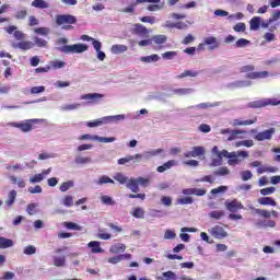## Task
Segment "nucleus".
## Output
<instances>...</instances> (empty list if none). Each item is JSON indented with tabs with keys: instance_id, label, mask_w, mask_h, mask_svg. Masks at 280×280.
<instances>
[{
	"instance_id": "obj_27",
	"label": "nucleus",
	"mask_w": 280,
	"mask_h": 280,
	"mask_svg": "<svg viewBox=\"0 0 280 280\" xmlns=\"http://www.w3.org/2000/svg\"><path fill=\"white\" fill-rule=\"evenodd\" d=\"M215 106H218V103H200L192 106L191 108H197L198 110H207V108H215Z\"/></svg>"
},
{
	"instance_id": "obj_52",
	"label": "nucleus",
	"mask_w": 280,
	"mask_h": 280,
	"mask_svg": "<svg viewBox=\"0 0 280 280\" xmlns=\"http://www.w3.org/2000/svg\"><path fill=\"white\" fill-rule=\"evenodd\" d=\"M67 63L60 60H54L50 62L51 69H62Z\"/></svg>"
},
{
	"instance_id": "obj_6",
	"label": "nucleus",
	"mask_w": 280,
	"mask_h": 280,
	"mask_svg": "<svg viewBox=\"0 0 280 280\" xmlns=\"http://www.w3.org/2000/svg\"><path fill=\"white\" fill-rule=\"evenodd\" d=\"M249 165L250 167H258L257 174H277V172H279V168L276 166H261L260 161H254Z\"/></svg>"
},
{
	"instance_id": "obj_36",
	"label": "nucleus",
	"mask_w": 280,
	"mask_h": 280,
	"mask_svg": "<svg viewBox=\"0 0 280 280\" xmlns=\"http://www.w3.org/2000/svg\"><path fill=\"white\" fill-rule=\"evenodd\" d=\"M250 209H252V211H255V213H257V215H260V218H267V219L271 218V213L268 210H261V209H257L254 207H252Z\"/></svg>"
},
{
	"instance_id": "obj_5",
	"label": "nucleus",
	"mask_w": 280,
	"mask_h": 280,
	"mask_svg": "<svg viewBox=\"0 0 280 280\" xmlns=\"http://www.w3.org/2000/svg\"><path fill=\"white\" fill-rule=\"evenodd\" d=\"M57 25H75L78 23V18L71 14H58L56 15Z\"/></svg>"
},
{
	"instance_id": "obj_37",
	"label": "nucleus",
	"mask_w": 280,
	"mask_h": 280,
	"mask_svg": "<svg viewBox=\"0 0 280 280\" xmlns=\"http://www.w3.org/2000/svg\"><path fill=\"white\" fill-rule=\"evenodd\" d=\"M153 43H155V45H163L165 43H167V36L165 35H154L152 37Z\"/></svg>"
},
{
	"instance_id": "obj_63",
	"label": "nucleus",
	"mask_w": 280,
	"mask_h": 280,
	"mask_svg": "<svg viewBox=\"0 0 280 280\" xmlns=\"http://www.w3.org/2000/svg\"><path fill=\"white\" fill-rule=\"evenodd\" d=\"M176 237V232L174 230H166L164 233V240H174Z\"/></svg>"
},
{
	"instance_id": "obj_25",
	"label": "nucleus",
	"mask_w": 280,
	"mask_h": 280,
	"mask_svg": "<svg viewBox=\"0 0 280 280\" xmlns=\"http://www.w3.org/2000/svg\"><path fill=\"white\" fill-rule=\"evenodd\" d=\"M112 54H124V51H128V46L121 44H115L110 48Z\"/></svg>"
},
{
	"instance_id": "obj_35",
	"label": "nucleus",
	"mask_w": 280,
	"mask_h": 280,
	"mask_svg": "<svg viewBox=\"0 0 280 280\" xmlns=\"http://www.w3.org/2000/svg\"><path fill=\"white\" fill-rule=\"evenodd\" d=\"M158 280H176L174 271H165L162 276L158 277Z\"/></svg>"
},
{
	"instance_id": "obj_64",
	"label": "nucleus",
	"mask_w": 280,
	"mask_h": 280,
	"mask_svg": "<svg viewBox=\"0 0 280 280\" xmlns=\"http://www.w3.org/2000/svg\"><path fill=\"white\" fill-rule=\"evenodd\" d=\"M35 34H39L40 36H47L49 34L48 27H37L35 28Z\"/></svg>"
},
{
	"instance_id": "obj_3",
	"label": "nucleus",
	"mask_w": 280,
	"mask_h": 280,
	"mask_svg": "<svg viewBox=\"0 0 280 280\" xmlns=\"http://www.w3.org/2000/svg\"><path fill=\"white\" fill-rule=\"evenodd\" d=\"M89 50V46L85 44L65 45L59 48L62 54H84Z\"/></svg>"
},
{
	"instance_id": "obj_22",
	"label": "nucleus",
	"mask_w": 280,
	"mask_h": 280,
	"mask_svg": "<svg viewBox=\"0 0 280 280\" xmlns=\"http://www.w3.org/2000/svg\"><path fill=\"white\" fill-rule=\"evenodd\" d=\"M133 34H137V36H148V28L141 24H135Z\"/></svg>"
},
{
	"instance_id": "obj_30",
	"label": "nucleus",
	"mask_w": 280,
	"mask_h": 280,
	"mask_svg": "<svg viewBox=\"0 0 280 280\" xmlns=\"http://www.w3.org/2000/svg\"><path fill=\"white\" fill-rule=\"evenodd\" d=\"M33 8H38L39 10H47L49 8V3H47L45 0H34L32 2Z\"/></svg>"
},
{
	"instance_id": "obj_56",
	"label": "nucleus",
	"mask_w": 280,
	"mask_h": 280,
	"mask_svg": "<svg viewBox=\"0 0 280 280\" xmlns=\"http://www.w3.org/2000/svg\"><path fill=\"white\" fill-rule=\"evenodd\" d=\"M43 180H45V176H43L42 173L36 174V175H34L33 177L30 178V183H32V184H34V183H40V182H43Z\"/></svg>"
},
{
	"instance_id": "obj_10",
	"label": "nucleus",
	"mask_w": 280,
	"mask_h": 280,
	"mask_svg": "<svg viewBox=\"0 0 280 280\" xmlns=\"http://www.w3.org/2000/svg\"><path fill=\"white\" fill-rule=\"evenodd\" d=\"M244 130L240 129H221V135H230L226 139V141H235V139H240L238 135H244Z\"/></svg>"
},
{
	"instance_id": "obj_47",
	"label": "nucleus",
	"mask_w": 280,
	"mask_h": 280,
	"mask_svg": "<svg viewBox=\"0 0 280 280\" xmlns=\"http://www.w3.org/2000/svg\"><path fill=\"white\" fill-rule=\"evenodd\" d=\"M63 207H73V196L67 195L62 199Z\"/></svg>"
},
{
	"instance_id": "obj_13",
	"label": "nucleus",
	"mask_w": 280,
	"mask_h": 280,
	"mask_svg": "<svg viewBox=\"0 0 280 280\" xmlns=\"http://www.w3.org/2000/svg\"><path fill=\"white\" fill-rule=\"evenodd\" d=\"M104 97V94L100 93H89V94H83L81 95V100H88L89 104H97L100 100Z\"/></svg>"
},
{
	"instance_id": "obj_57",
	"label": "nucleus",
	"mask_w": 280,
	"mask_h": 280,
	"mask_svg": "<svg viewBox=\"0 0 280 280\" xmlns=\"http://www.w3.org/2000/svg\"><path fill=\"white\" fill-rule=\"evenodd\" d=\"M280 19V10H275L269 18V23H275Z\"/></svg>"
},
{
	"instance_id": "obj_20",
	"label": "nucleus",
	"mask_w": 280,
	"mask_h": 280,
	"mask_svg": "<svg viewBox=\"0 0 280 280\" xmlns=\"http://www.w3.org/2000/svg\"><path fill=\"white\" fill-rule=\"evenodd\" d=\"M226 215V212L224 210H213L208 213V217L211 218V220H222Z\"/></svg>"
},
{
	"instance_id": "obj_50",
	"label": "nucleus",
	"mask_w": 280,
	"mask_h": 280,
	"mask_svg": "<svg viewBox=\"0 0 280 280\" xmlns=\"http://www.w3.org/2000/svg\"><path fill=\"white\" fill-rule=\"evenodd\" d=\"M225 191H229V187L228 186H219L218 188H213L210 194H212V196H215L218 194H224Z\"/></svg>"
},
{
	"instance_id": "obj_44",
	"label": "nucleus",
	"mask_w": 280,
	"mask_h": 280,
	"mask_svg": "<svg viewBox=\"0 0 280 280\" xmlns=\"http://www.w3.org/2000/svg\"><path fill=\"white\" fill-rule=\"evenodd\" d=\"M63 226H66V229H69L70 231H82V226L78 225L74 222H65Z\"/></svg>"
},
{
	"instance_id": "obj_1",
	"label": "nucleus",
	"mask_w": 280,
	"mask_h": 280,
	"mask_svg": "<svg viewBox=\"0 0 280 280\" xmlns=\"http://www.w3.org/2000/svg\"><path fill=\"white\" fill-rule=\"evenodd\" d=\"M121 119H126V116L124 115H116V116H106L103 118H98L93 121H88L86 126L88 128H97L98 126H104V124H110V121H121Z\"/></svg>"
},
{
	"instance_id": "obj_4",
	"label": "nucleus",
	"mask_w": 280,
	"mask_h": 280,
	"mask_svg": "<svg viewBox=\"0 0 280 280\" xmlns=\"http://www.w3.org/2000/svg\"><path fill=\"white\" fill-rule=\"evenodd\" d=\"M280 102L275 98H264L248 103V108H265V106H279Z\"/></svg>"
},
{
	"instance_id": "obj_12",
	"label": "nucleus",
	"mask_w": 280,
	"mask_h": 280,
	"mask_svg": "<svg viewBox=\"0 0 280 280\" xmlns=\"http://www.w3.org/2000/svg\"><path fill=\"white\" fill-rule=\"evenodd\" d=\"M143 155L141 153H138L136 155H127L118 160V165H126V163H130V161H133V163H141Z\"/></svg>"
},
{
	"instance_id": "obj_28",
	"label": "nucleus",
	"mask_w": 280,
	"mask_h": 280,
	"mask_svg": "<svg viewBox=\"0 0 280 280\" xmlns=\"http://www.w3.org/2000/svg\"><path fill=\"white\" fill-rule=\"evenodd\" d=\"M12 246H14V241L3 236L0 237V248H12Z\"/></svg>"
},
{
	"instance_id": "obj_54",
	"label": "nucleus",
	"mask_w": 280,
	"mask_h": 280,
	"mask_svg": "<svg viewBox=\"0 0 280 280\" xmlns=\"http://www.w3.org/2000/svg\"><path fill=\"white\" fill-rule=\"evenodd\" d=\"M275 191H277V188H275L272 186L260 189L261 196H270L271 194H275Z\"/></svg>"
},
{
	"instance_id": "obj_55",
	"label": "nucleus",
	"mask_w": 280,
	"mask_h": 280,
	"mask_svg": "<svg viewBox=\"0 0 280 280\" xmlns=\"http://www.w3.org/2000/svg\"><path fill=\"white\" fill-rule=\"evenodd\" d=\"M192 203H194V199L191 197H184V198L177 199V205H192Z\"/></svg>"
},
{
	"instance_id": "obj_62",
	"label": "nucleus",
	"mask_w": 280,
	"mask_h": 280,
	"mask_svg": "<svg viewBox=\"0 0 280 280\" xmlns=\"http://www.w3.org/2000/svg\"><path fill=\"white\" fill-rule=\"evenodd\" d=\"M234 32H246V24L244 22H240L234 25Z\"/></svg>"
},
{
	"instance_id": "obj_16",
	"label": "nucleus",
	"mask_w": 280,
	"mask_h": 280,
	"mask_svg": "<svg viewBox=\"0 0 280 280\" xmlns=\"http://www.w3.org/2000/svg\"><path fill=\"white\" fill-rule=\"evenodd\" d=\"M33 122L34 120H27L26 122H14L13 126L14 128L22 130V132H30V130H32Z\"/></svg>"
},
{
	"instance_id": "obj_46",
	"label": "nucleus",
	"mask_w": 280,
	"mask_h": 280,
	"mask_svg": "<svg viewBox=\"0 0 280 280\" xmlns=\"http://www.w3.org/2000/svg\"><path fill=\"white\" fill-rule=\"evenodd\" d=\"M18 47L19 49H23L24 51H26L27 49H32V47H34V44H32V42H20L18 43Z\"/></svg>"
},
{
	"instance_id": "obj_23",
	"label": "nucleus",
	"mask_w": 280,
	"mask_h": 280,
	"mask_svg": "<svg viewBox=\"0 0 280 280\" xmlns=\"http://www.w3.org/2000/svg\"><path fill=\"white\" fill-rule=\"evenodd\" d=\"M89 248H91V253L97 254V253H104V249H102V246L100 245V242L92 241L88 244Z\"/></svg>"
},
{
	"instance_id": "obj_40",
	"label": "nucleus",
	"mask_w": 280,
	"mask_h": 280,
	"mask_svg": "<svg viewBox=\"0 0 280 280\" xmlns=\"http://www.w3.org/2000/svg\"><path fill=\"white\" fill-rule=\"evenodd\" d=\"M191 152L192 159H196V156H202L205 155V147H194Z\"/></svg>"
},
{
	"instance_id": "obj_39",
	"label": "nucleus",
	"mask_w": 280,
	"mask_h": 280,
	"mask_svg": "<svg viewBox=\"0 0 280 280\" xmlns=\"http://www.w3.org/2000/svg\"><path fill=\"white\" fill-rule=\"evenodd\" d=\"M248 45H250V40L246 39V38H240L234 47H236L237 49H242L244 47H248Z\"/></svg>"
},
{
	"instance_id": "obj_18",
	"label": "nucleus",
	"mask_w": 280,
	"mask_h": 280,
	"mask_svg": "<svg viewBox=\"0 0 280 280\" xmlns=\"http://www.w3.org/2000/svg\"><path fill=\"white\" fill-rule=\"evenodd\" d=\"M258 202L262 205V207H277V201L272 197H261L258 199Z\"/></svg>"
},
{
	"instance_id": "obj_7",
	"label": "nucleus",
	"mask_w": 280,
	"mask_h": 280,
	"mask_svg": "<svg viewBox=\"0 0 280 280\" xmlns=\"http://www.w3.org/2000/svg\"><path fill=\"white\" fill-rule=\"evenodd\" d=\"M275 132H277V130L275 129V127H271L265 131H260V132L256 133L254 139H255V141H270V139H272Z\"/></svg>"
},
{
	"instance_id": "obj_21",
	"label": "nucleus",
	"mask_w": 280,
	"mask_h": 280,
	"mask_svg": "<svg viewBox=\"0 0 280 280\" xmlns=\"http://www.w3.org/2000/svg\"><path fill=\"white\" fill-rule=\"evenodd\" d=\"M259 27H261V18L254 16L249 21V28L253 30L254 32H256L257 30H259Z\"/></svg>"
},
{
	"instance_id": "obj_32",
	"label": "nucleus",
	"mask_w": 280,
	"mask_h": 280,
	"mask_svg": "<svg viewBox=\"0 0 280 280\" xmlns=\"http://www.w3.org/2000/svg\"><path fill=\"white\" fill-rule=\"evenodd\" d=\"M16 202V190H11L8 194V200H5V205L12 207Z\"/></svg>"
},
{
	"instance_id": "obj_48",
	"label": "nucleus",
	"mask_w": 280,
	"mask_h": 280,
	"mask_svg": "<svg viewBox=\"0 0 280 280\" xmlns=\"http://www.w3.org/2000/svg\"><path fill=\"white\" fill-rule=\"evenodd\" d=\"M194 90L191 89H175L173 90L174 95H189L192 93Z\"/></svg>"
},
{
	"instance_id": "obj_42",
	"label": "nucleus",
	"mask_w": 280,
	"mask_h": 280,
	"mask_svg": "<svg viewBox=\"0 0 280 280\" xmlns=\"http://www.w3.org/2000/svg\"><path fill=\"white\" fill-rule=\"evenodd\" d=\"M114 180H117V183H120V185H126V183H128V177H126L122 173H116Z\"/></svg>"
},
{
	"instance_id": "obj_11",
	"label": "nucleus",
	"mask_w": 280,
	"mask_h": 280,
	"mask_svg": "<svg viewBox=\"0 0 280 280\" xmlns=\"http://www.w3.org/2000/svg\"><path fill=\"white\" fill-rule=\"evenodd\" d=\"M241 156L242 159H248V151H237L235 152V156H230L228 163L229 165H240L242 163V160L238 158Z\"/></svg>"
},
{
	"instance_id": "obj_26",
	"label": "nucleus",
	"mask_w": 280,
	"mask_h": 280,
	"mask_svg": "<svg viewBox=\"0 0 280 280\" xmlns=\"http://www.w3.org/2000/svg\"><path fill=\"white\" fill-rule=\"evenodd\" d=\"M131 215L138 220H143V218H145V210L141 207H137L132 210Z\"/></svg>"
},
{
	"instance_id": "obj_61",
	"label": "nucleus",
	"mask_w": 280,
	"mask_h": 280,
	"mask_svg": "<svg viewBox=\"0 0 280 280\" xmlns=\"http://www.w3.org/2000/svg\"><path fill=\"white\" fill-rule=\"evenodd\" d=\"M136 180L138 182V185H141V187H148L150 185V178L138 177Z\"/></svg>"
},
{
	"instance_id": "obj_14",
	"label": "nucleus",
	"mask_w": 280,
	"mask_h": 280,
	"mask_svg": "<svg viewBox=\"0 0 280 280\" xmlns=\"http://www.w3.org/2000/svg\"><path fill=\"white\" fill-rule=\"evenodd\" d=\"M203 45H208V49L213 51V49H218L220 47V42L218 37L209 36L203 39Z\"/></svg>"
},
{
	"instance_id": "obj_43",
	"label": "nucleus",
	"mask_w": 280,
	"mask_h": 280,
	"mask_svg": "<svg viewBox=\"0 0 280 280\" xmlns=\"http://www.w3.org/2000/svg\"><path fill=\"white\" fill-rule=\"evenodd\" d=\"M198 75V72L191 71V70H185L182 74H179L177 78L182 80L183 78H196Z\"/></svg>"
},
{
	"instance_id": "obj_60",
	"label": "nucleus",
	"mask_w": 280,
	"mask_h": 280,
	"mask_svg": "<svg viewBox=\"0 0 280 280\" xmlns=\"http://www.w3.org/2000/svg\"><path fill=\"white\" fill-rule=\"evenodd\" d=\"M101 201L103 202V205H108V206L115 205V201L113 200V198L106 195L101 197Z\"/></svg>"
},
{
	"instance_id": "obj_31",
	"label": "nucleus",
	"mask_w": 280,
	"mask_h": 280,
	"mask_svg": "<svg viewBox=\"0 0 280 280\" xmlns=\"http://www.w3.org/2000/svg\"><path fill=\"white\" fill-rule=\"evenodd\" d=\"M127 187L133 194H138V191H139V182H137V179H129L128 183H127Z\"/></svg>"
},
{
	"instance_id": "obj_58",
	"label": "nucleus",
	"mask_w": 280,
	"mask_h": 280,
	"mask_svg": "<svg viewBox=\"0 0 280 280\" xmlns=\"http://www.w3.org/2000/svg\"><path fill=\"white\" fill-rule=\"evenodd\" d=\"M241 177H242V180L246 182V180H250V178H253V172L250 171H243L241 172Z\"/></svg>"
},
{
	"instance_id": "obj_8",
	"label": "nucleus",
	"mask_w": 280,
	"mask_h": 280,
	"mask_svg": "<svg viewBox=\"0 0 280 280\" xmlns=\"http://www.w3.org/2000/svg\"><path fill=\"white\" fill-rule=\"evenodd\" d=\"M210 234L212 235V237H214V240H224L229 237V232H226V230H224V228L220 225H214L210 230Z\"/></svg>"
},
{
	"instance_id": "obj_38",
	"label": "nucleus",
	"mask_w": 280,
	"mask_h": 280,
	"mask_svg": "<svg viewBox=\"0 0 280 280\" xmlns=\"http://www.w3.org/2000/svg\"><path fill=\"white\" fill-rule=\"evenodd\" d=\"M116 138H106V137H100V136H93V141H100V143H113Z\"/></svg>"
},
{
	"instance_id": "obj_9",
	"label": "nucleus",
	"mask_w": 280,
	"mask_h": 280,
	"mask_svg": "<svg viewBox=\"0 0 280 280\" xmlns=\"http://www.w3.org/2000/svg\"><path fill=\"white\" fill-rule=\"evenodd\" d=\"M225 209H228L230 213H237V211H242V209H244V203L237 199L225 201Z\"/></svg>"
},
{
	"instance_id": "obj_45",
	"label": "nucleus",
	"mask_w": 280,
	"mask_h": 280,
	"mask_svg": "<svg viewBox=\"0 0 280 280\" xmlns=\"http://www.w3.org/2000/svg\"><path fill=\"white\" fill-rule=\"evenodd\" d=\"M229 174H231V171L226 166L220 167L214 172V176H229Z\"/></svg>"
},
{
	"instance_id": "obj_15",
	"label": "nucleus",
	"mask_w": 280,
	"mask_h": 280,
	"mask_svg": "<svg viewBox=\"0 0 280 280\" xmlns=\"http://www.w3.org/2000/svg\"><path fill=\"white\" fill-rule=\"evenodd\" d=\"M176 165H178V162H176V160H170L163 165L158 166L156 172L163 174V172H167V170H172V167H176Z\"/></svg>"
},
{
	"instance_id": "obj_19",
	"label": "nucleus",
	"mask_w": 280,
	"mask_h": 280,
	"mask_svg": "<svg viewBox=\"0 0 280 280\" xmlns=\"http://www.w3.org/2000/svg\"><path fill=\"white\" fill-rule=\"evenodd\" d=\"M126 250V245L121 243H116L109 247V253L117 255L118 253H124Z\"/></svg>"
},
{
	"instance_id": "obj_41",
	"label": "nucleus",
	"mask_w": 280,
	"mask_h": 280,
	"mask_svg": "<svg viewBox=\"0 0 280 280\" xmlns=\"http://www.w3.org/2000/svg\"><path fill=\"white\" fill-rule=\"evenodd\" d=\"M258 226H262L264 229H275L277 226V222L272 220L258 222Z\"/></svg>"
},
{
	"instance_id": "obj_53",
	"label": "nucleus",
	"mask_w": 280,
	"mask_h": 280,
	"mask_svg": "<svg viewBox=\"0 0 280 280\" xmlns=\"http://www.w3.org/2000/svg\"><path fill=\"white\" fill-rule=\"evenodd\" d=\"M71 187H73V182L71 180H68V182H65L60 185V191H69V189H71Z\"/></svg>"
},
{
	"instance_id": "obj_2",
	"label": "nucleus",
	"mask_w": 280,
	"mask_h": 280,
	"mask_svg": "<svg viewBox=\"0 0 280 280\" xmlns=\"http://www.w3.org/2000/svg\"><path fill=\"white\" fill-rule=\"evenodd\" d=\"M254 69H255V66L253 65L243 66L241 68V73H247V78L249 80H261L264 78H268L269 75L268 71L253 72Z\"/></svg>"
},
{
	"instance_id": "obj_33",
	"label": "nucleus",
	"mask_w": 280,
	"mask_h": 280,
	"mask_svg": "<svg viewBox=\"0 0 280 280\" xmlns=\"http://www.w3.org/2000/svg\"><path fill=\"white\" fill-rule=\"evenodd\" d=\"M160 59L161 58L156 54H153V55L140 58L141 62H148V63H150V62H159Z\"/></svg>"
},
{
	"instance_id": "obj_29",
	"label": "nucleus",
	"mask_w": 280,
	"mask_h": 280,
	"mask_svg": "<svg viewBox=\"0 0 280 280\" xmlns=\"http://www.w3.org/2000/svg\"><path fill=\"white\" fill-rule=\"evenodd\" d=\"M92 159L91 158H89V156H80V155H78V156H75L74 158V163H75V165H86V164H89V163H92Z\"/></svg>"
},
{
	"instance_id": "obj_51",
	"label": "nucleus",
	"mask_w": 280,
	"mask_h": 280,
	"mask_svg": "<svg viewBox=\"0 0 280 280\" xmlns=\"http://www.w3.org/2000/svg\"><path fill=\"white\" fill-rule=\"evenodd\" d=\"M110 183L112 185L115 184V180H113L110 177L103 175L98 178V185H106Z\"/></svg>"
},
{
	"instance_id": "obj_17",
	"label": "nucleus",
	"mask_w": 280,
	"mask_h": 280,
	"mask_svg": "<svg viewBox=\"0 0 280 280\" xmlns=\"http://www.w3.org/2000/svg\"><path fill=\"white\" fill-rule=\"evenodd\" d=\"M253 124H257V118L249 119V120H241V119H234L232 121V126L234 128H237V126H253Z\"/></svg>"
},
{
	"instance_id": "obj_49",
	"label": "nucleus",
	"mask_w": 280,
	"mask_h": 280,
	"mask_svg": "<svg viewBox=\"0 0 280 280\" xmlns=\"http://www.w3.org/2000/svg\"><path fill=\"white\" fill-rule=\"evenodd\" d=\"M230 156H235V151L229 152L226 150H222L221 152H219L218 159L222 161V159H230Z\"/></svg>"
},
{
	"instance_id": "obj_59",
	"label": "nucleus",
	"mask_w": 280,
	"mask_h": 280,
	"mask_svg": "<svg viewBox=\"0 0 280 280\" xmlns=\"http://www.w3.org/2000/svg\"><path fill=\"white\" fill-rule=\"evenodd\" d=\"M23 253L24 255H36V247H34V245H27Z\"/></svg>"
},
{
	"instance_id": "obj_34",
	"label": "nucleus",
	"mask_w": 280,
	"mask_h": 280,
	"mask_svg": "<svg viewBox=\"0 0 280 280\" xmlns=\"http://www.w3.org/2000/svg\"><path fill=\"white\" fill-rule=\"evenodd\" d=\"M139 0L133 1L129 7L124 8L121 10V12H124L125 14H135V8H137V5H139L141 2H138Z\"/></svg>"
},
{
	"instance_id": "obj_24",
	"label": "nucleus",
	"mask_w": 280,
	"mask_h": 280,
	"mask_svg": "<svg viewBox=\"0 0 280 280\" xmlns=\"http://www.w3.org/2000/svg\"><path fill=\"white\" fill-rule=\"evenodd\" d=\"M52 261H54V266H56V268H62L67 264V258L65 256H55L52 258Z\"/></svg>"
}]
</instances>
